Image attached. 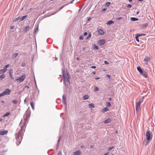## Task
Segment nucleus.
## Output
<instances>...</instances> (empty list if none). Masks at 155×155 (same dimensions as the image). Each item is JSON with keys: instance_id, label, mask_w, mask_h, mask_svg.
<instances>
[{"instance_id": "nucleus-1", "label": "nucleus", "mask_w": 155, "mask_h": 155, "mask_svg": "<svg viewBox=\"0 0 155 155\" xmlns=\"http://www.w3.org/2000/svg\"><path fill=\"white\" fill-rule=\"evenodd\" d=\"M26 124L25 121L23 124L21 126L20 130L15 134V136L16 140V143L18 146L21 143L24 135V132L25 131V130Z\"/></svg>"}, {"instance_id": "nucleus-2", "label": "nucleus", "mask_w": 155, "mask_h": 155, "mask_svg": "<svg viewBox=\"0 0 155 155\" xmlns=\"http://www.w3.org/2000/svg\"><path fill=\"white\" fill-rule=\"evenodd\" d=\"M61 71L62 76L63 78V83L66 87V88H68V85H70V82L69 80V75L67 73V76L65 78V71L64 70L63 68H62Z\"/></svg>"}, {"instance_id": "nucleus-3", "label": "nucleus", "mask_w": 155, "mask_h": 155, "mask_svg": "<svg viewBox=\"0 0 155 155\" xmlns=\"http://www.w3.org/2000/svg\"><path fill=\"white\" fill-rule=\"evenodd\" d=\"M146 140L147 141H150L152 140L153 135L152 131H150L149 130H147L146 132Z\"/></svg>"}, {"instance_id": "nucleus-4", "label": "nucleus", "mask_w": 155, "mask_h": 155, "mask_svg": "<svg viewBox=\"0 0 155 155\" xmlns=\"http://www.w3.org/2000/svg\"><path fill=\"white\" fill-rule=\"evenodd\" d=\"M25 74H23L20 77L18 78H17L16 79V81H19L20 82H22L24 81V79H25Z\"/></svg>"}, {"instance_id": "nucleus-5", "label": "nucleus", "mask_w": 155, "mask_h": 155, "mask_svg": "<svg viewBox=\"0 0 155 155\" xmlns=\"http://www.w3.org/2000/svg\"><path fill=\"white\" fill-rule=\"evenodd\" d=\"M11 90L9 88H6L3 92L4 95H9L10 94Z\"/></svg>"}, {"instance_id": "nucleus-6", "label": "nucleus", "mask_w": 155, "mask_h": 155, "mask_svg": "<svg viewBox=\"0 0 155 155\" xmlns=\"http://www.w3.org/2000/svg\"><path fill=\"white\" fill-rule=\"evenodd\" d=\"M106 42V40L104 39H101L98 40V43L100 45L102 46L104 45Z\"/></svg>"}, {"instance_id": "nucleus-7", "label": "nucleus", "mask_w": 155, "mask_h": 155, "mask_svg": "<svg viewBox=\"0 0 155 155\" xmlns=\"http://www.w3.org/2000/svg\"><path fill=\"white\" fill-rule=\"evenodd\" d=\"M141 103V101H139L136 103V109L137 111L140 110V104Z\"/></svg>"}, {"instance_id": "nucleus-8", "label": "nucleus", "mask_w": 155, "mask_h": 155, "mask_svg": "<svg viewBox=\"0 0 155 155\" xmlns=\"http://www.w3.org/2000/svg\"><path fill=\"white\" fill-rule=\"evenodd\" d=\"M8 131L7 130H1L0 131V135H3L7 134Z\"/></svg>"}, {"instance_id": "nucleus-9", "label": "nucleus", "mask_w": 155, "mask_h": 155, "mask_svg": "<svg viewBox=\"0 0 155 155\" xmlns=\"http://www.w3.org/2000/svg\"><path fill=\"white\" fill-rule=\"evenodd\" d=\"M148 25V23H145L141 25L140 26L141 29H143L147 28Z\"/></svg>"}, {"instance_id": "nucleus-10", "label": "nucleus", "mask_w": 155, "mask_h": 155, "mask_svg": "<svg viewBox=\"0 0 155 155\" xmlns=\"http://www.w3.org/2000/svg\"><path fill=\"white\" fill-rule=\"evenodd\" d=\"M13 70L12 69H11L9 70V74L10 76L12 79H14V78L13 76Z\"/></svg>"}, {"instance_id": "nucleus-11", "label": "nucleus", "mask_w": 155, "mask_h": 155, "mask_svg": "<svg viewBox=\"0 0 155 155\" xmlns=\"http://www.w3.org/2000/svg\"><path fill=\"white\" fill-rule=\"evenodd\" d=\"M69 4H65V5H63L58 10H57L54 13H53L51 15H54L56 13H57V12H58L59 11H60V10H61V9H62L65 6H66V5H68Z\"/></svg>"}, {"instance_id": "nucleus-12", "label": "nucleus", "mask_w": 155, "mask_h": 155, "mask_svg": "<svg viewBox=\"0 0 155 155\" xmlns=\"http://www.w3.org/2000/svg\"><path fill=\"white\" fill-rule=\"evenodd\" d=\"M82 153V152L80 150H78L74 152L73 155H81Z\"/></svg>"}, {"instance_id": "nucleus-13", "label": "nucleus", "mask_w": 155, "mask_h": 155, "mask_svg": "<svg viewBox=\"0 0 155 155\" xmlns=\"http://www.w3.org/2000/svg\"><path fill=\"white\" fill-rule=\"evenodd\" d=\"M141 74L145 78H147L148 77V74L147 71H143V73Z\"/></svg>"}, {"instance_id": "nucleus-14", "label": "nucleus", "mask_w": 155, "mask_h": 155, "mask_svg": "<svg viewBox=\"0 0 155 155\" xmlns=\"http://www.w3.org/2000/svg\"><path fill=\"white\" fill-rule=\"evenodd\" d=\"M66 97L64 96V94L62 96V103L65 105L66 104Z\"/></svg>"}, {"instance_id": "nucleus-15", "label": "nucleus", "mask_w": 155, "mask_h": 155, "mask_svg": "<svg viewBox=\"0 0 155 155\" xmlns=\"http://www.w3.org/2000/svg\"><path fill=\"white\" fill-rule=\"evenodd\" d=\"M98 32L99 34L101 35H103L105 34L104 32L101 28H100L98 30Z\"/></svg>"}, {"instance_id": "nucleus-16", "label": "nucleus", "mask_w": 155, "mask_h": 155, "mask_svg": "<svg viewBox=\"0 0 155 155\" xmlns=\"http://www.w3.org/2000/svg\"><path fill=\"white\" fill-rule=\"evenodd\" d=\"M61 136H60L59 138H58V143H57V144H56V150H57L58 148V146H59V142L60 141V140H61Z\"/></svg>"}, {"instance_id": "nucleus-17", "label": "nucleus", "mask_w": 155, "mask_h": 155, "mask_svg": "<svg viewBox=\"0 0 155 155\" xmlns=\"http://www.w3.org/2000/svg\"><path fill=\"white\" fill-rule=\"evenodd\" d=\"M150 60L151 59L150 57L148 56H146L144 59V61L145 62H147L150 61Z\"/></svg>"}, {"instance_id": "nucleus-18", "label": "nucleus", "mask_w": 155, "mask_h": 155, "mask_svg": "<svg viewBox=\"0 0 155 155\" xmlns=\"http://www.w3.org/2000/svg\"><path fill=\"white\" fill-rule=\"evenodd\" d=\"M30 28V26L29 25L26 26L24 29V31L26 32Z\"/></svg>"}, {"instance_id": "nucleus-19", "label": "nucleus", "mask_w": 155, "mask_h": 155, "mask_svg": "<svg viewBox=\"0 0 155 155\" xmlns=\"http://www.w3.org/2000/svg\"><path fill=\"white\" fill-rule=\"evenodd\" d=\"M111 119L109 118L107 119H106L104 121V123L105 124H107L111 121Z\"/></svg>"}, {"instance_id": "nucleus-20", "label": "nucleus", "mask_w": 155, "mask_h": 155, "mask_svg": "<svg viewBox=\"0 0 155 155\" xmlns=\"http://www.w3.org/2000/svg\"><path fill=\"white\" fill-rule=\"evenodd\" d=\"M137 69L140 74L143 73V71L140 66L137 67Z\"/></svg>"}, {"instance_id": "nucleus-21", "label": "nucleus", "mask_w": 155, "mask_h": 155, "mask_svg": "<svg viewBox=\"0 0 155 155\" xmlns=\"http://www.w3.org/2000/svg\"><path fill=\"white\" fill-rule=\"evenodd\" d=\"M7 70V69H6V68H4L2 69H0V73H3L6 72Z\"/></svg>"}, {"instance_id": "nucleus-22", "label": "nucleus", "mask_w": 155, "mask_h": 155, "mask_svg": "<svg viewBox=\"0 0 155 155\" xmlns=\"http://www.w3.org/2000/svg\"><path fill=\"white\" fill-rule=\"evenodd\" d=\"M109 110V108L108 107H106L102 109V112L103 113H104L108 111Z\"/></svg>"}, {"instance_id": "nucleus-23", "label": "nucleus", "mask_w": 155, "mask_h": 155, "mask_svg": "<svg viewBox=\"0 0 155 155\" xmlns=\"http://www.w3.org/2000/svg\"><path fill=\"white\" fill-rule=\"evenodd\" d=\"M114 23V21L112 20H110L107 21L106 24L107 25H110L112 24H113Z\"/></svg>"}, {"instance_id": "nucleus-24", "label": "nucleus", "mask_w": 155, "mask_h": 155, "mask_svg": "<svg viewBox=\"0 0 155 155\" xmlns=\"http://www.w3.org/2000/svg\"><path fill=\"white\" fill-rule=\"evenodd\" d=\"M30 105L32 109L33 110H34L35 107V103L33 102V101H31L30 102Z\"/></svg>"}, {"instance_id": "nucleus-25", "label": "nucleus", "mask_w": 155, "mask_h": 155, "mask_svg": "<svg viewBox=\"0 0 155 155\" xmlns=\"http://www.w3.org/2000/svg\"><path fill=\"white\" fill-rule=\"evenodd\" d=\"M28 16L27 15H25V16H23L21 17L20 19V21H22L25 18Z\"/></svg>"}, {"instance_id": "nucleus-26", "label": "nucleus", "mask_w": 155, "mask_h": 155, "mask_svg": "<svg viewBox=\"0 0 155 155\" xmlns=\"http://www.w3.org/2000/svg\"><path fill=\"white\" fill-rule=\"evenodd\" d=\"M5 75L4 74H2L0 75V81L2 80L3 79L5 78Z\"/></svg>"}, {"instance_id": "nucleus-27", "label": "nucleus", "mask_w": 155, "mask_h": 155, "mask_svg": "<svg viewBox=\"0 0 155 155\" xmlns=\"http://www.w3.org/2000/svg\"><path fill=\"white\" fill-rule=\"evenodd\" d=\"M130 19L131 21H137L138 20V19L137 18L135 17H131Z\"/></svg>"}, {"instance_id": "nucleus-28", "label": "nucleus", "mask_w": 155, "mask_h": 155, "mask_svg": "<svg viewBox=\"0 0 155 155\" xmlns=\"http://www.w3.org/2000/svg\"><path fill=\"white\" fill-rule=\"evenodd\" d=\"M30 110H28V109H27V111H26V115L27 117H30Z\"/></svg>"}, {"instance_id": "nucleus-29", "label": "nucleus", "mask_w": 155, "mask_h": 155, "mask_svg": "<svg viewBox=\"0 0 155 155\" xmlns=\"http://www.w3.org/2000/svg\"><path fill=\"white\" fill-rule=\"evenodd\" d=\"M139 37V36L137 35V34H136L135 35V39H136V41L138 42H139L140 41L139 40L138 38Z\"/></svg>"}, {"instance_id": "nucleus-30", "label": "nucleus", "mask_w": 155, "mask_h": 155, "mask_svg": "<svg viewBox=\"0 0 155 155\" xmlns=\"http://www.w3.org/2000/svg\"><path fill=\"white\" fill-rule=\"evenodd\" d=\"M89 96L87 94H85L83 97V98L84 100H86L88 98Z\"/></svg>"}, {"instance_id": "nucleus-31", "label": "nucleus", "mask_w": 155, "mask_h": 155, "mask_svg": "<svg viewBox=\"0 0 155 155\" xmlns=\"http://www.w3.org/2000/svg\"><path fill=\"white\" fill-rule=\"evenodd\" d=\"M93 49L94 50H98L99 49V47L97 45L95 44H94Z\"/></svg>"}, {"instance_id": "nucleus-32", "label": "nucleus", "mask_w": 155, "mask_h": 155, "mask_svg": "<svg viewBox=\"0 0 155 155\" xmlns=\"http://www.w3.org/2000/svg\"><path fill=\"white\" fill-rule=\"evenodd\" d=\"M89 107L90 108H92L94 107V105L93 103H91L89 104Z\"/></svg>"}, {"instance_id": "nucleus-33", "label": "nucleus", "mask_w": 155, "mask_h": 155, "mask_svg": "<svg viewBox=\"0 0 155 155\" xmlns=\"http://www.w3.org/2000/svg\"><path fill=\"white\" fill-rule=\"evenodd\" d=\"M91 33L90 32L88 33V36L86 38V40H89V38L91 37Z\"/></svg>"}, {"instance_id": "nucleus-34", "label": "nucleus", "mask_w": 155, "mask_h": 155, "mask_svg": "<svg viewBox=\"0 0 155 155\" xmlns=\"http://www.w3.org/2000/svg\"><path fill=\"white\" fill-rule=\"evenodd\" d=\"M38 25L36 28L35 30V34L37 33L38 32Z\"/></svg>"}, {"instance_id": "nucleus-35", "label": "nucleus", "mask_w": 155, "mask_h": 155, "mask_svg": "<svg viewBox=\"0 0 155 155\" xmlns=\"http://www.w3.org/2000/svg\"><path fill=\"white\" fill-rule=\"evenodd\" d=\"M18 55V53H15L12 55V58H15L17 57Z\"/></svg>"}, {"instance_id": "nucleus-36", "label": "nucleus", "mask_w": 155, "mask_h": 155, "mask_svg": "<svg viewBox=\"0 0 155 155\" xmlns=\"http://www.w3.org/2000/svg\"><path fill=\"white\" fill-rule=\"evenodd\" d=\"M10 114V113L9 112H7L5 114L3 115V117H5L8 116Z\"/></svg>"}, {"instance_id": "nucleus-37", "label": "nucleus", "mask_w": 155, "mask_h": 155, "mask_svg": "<svg viewBox=\"0 0 155 155\" xmlns=\"http://www.w3.org/2000/svg\"><path fill=\"white\" fill-rule=\"evenodd\" d=\"M106 106L107 107H109L111 106V104L110 102H107L106 104Z\"/></svg>"}, {"instance_id": "nucleus-38", "label": "nucleus", "mask_w": 155, "mask_h": 155, "mask_svg": "<svg viewBox=\"0 0 155 155\" xmlns=\"http://www.w3.org/2000/svg\"><path fill=\"white\" fill-rule=\"evenodd\" d=\"M20 18V16H19L17 18H15V20L13 21V22H15L17 20H19Z\"/></svg>"}, {"instance_id": "nucleus-39", "label": "nucleus", "mask_w": 155, "mask_h": 155, "mask_svg": "<svg viewBox=\"0 0 155 155\" xmlns=\"http://www.w3.org/2000/svg\"><path fill=\"white\" fill-rule=\"evenodd\" d=\"M99 88L96 86H95L94 87V91H98L99 90Z\"/></svg>"}, {"instance_id": "nucleus-40", "label": "nucleus", "mask_w": 155, "mask_h": 155, "mask_svg": "<svg viewBox=\"0 0 155 155\" xmlns=\"http://www.w3.org/2000/svg\"><path fill=\"white\" fill-rule=\"evenodd\" d=\"M110 3H111L110 2H107L105 4V6L107 7L108 6L110 5Z\"/></svg>"}, {"instance_id": "nucleus-41", "label": "nucleus", "mask_w": 155, "mask_h": 155, "mask_svg": "<svg viewBox=\"0 0 155 155\" xmlns=\"http://www.w3.org/2000/svg\"><path fill=\"white\" fill-rule=\"evenodd\" d=\"M137 34L139 37H140L142 36H145V35H146V34Z\"/></svg>"}, {"instance_id": "nucleus-42", "label": "nucleus", "mask_w": 155, "mask_h": 155, "mask_svg": "<svg viewBox=\"0 0 155 155\" xmlns=\"http://www.w3.org/2000/svg\"><path fill=\"white\" fill-rule=\"evenodd\" d=\"M12 102L14 104H16L17 103L18 101L16 100H13L12 101Z\"/></svg>"}, {"instance_id": "nucleus-43", "label": "nucleus", "mask_w": 155, "mask_h": 155, "mask_svg": "<svg viewBox=\"0 0 155 155\" xmlns=\"http://www.w3.org/2000/svg\"><path fill=\"white\" fill-rule=\"evenodd\" d=\"M114 148V146L110 147H108V150L110 151L112 150Z\"/></svg>"}, {"instance_id": "nucleus-44", "label": "nucleus", "mask_w": 155, "mask_h": 155, "mask_svg": "<svg viewBox=\"0 0 155 155\" xmlns=\"http://www.w3.org/2000/svg\"><path fill=\"white\" fill-rule=\"evenodd\" d=\"M26 65V63L25 62H23L21 64V66L22 67H24Z\"/></svg>"}, {"instance_id": "nucleus-45", "label": "nucleus", "mask_w": 155, "mask_h": 155, "mask_svg": "<svg viewBox=\"0 0 155 155\" xmlns=\"http://www.w3.org/2000/svg\"><path fill=\"white\" fill-rule=\"evenodd\" d=\"M84 39L83 36L82 35H81L79 37V39L81 40H83Z\"/></svg>"}, {"instance_id": "nucleus-46", "label": "nucleus", "mask_w": 155, "mask_h": 155, "mask_svg": "<svg viewBox=\"0 0 155 155\" xmlns=\"http://www.w3.org/2000/svg\"><path fill=\"white\" fill-rule=\"evenodd\" d=\"M9 66V64H8L6 65H5L4 67V68H6V69H7V68Z\"/></svg>"}, {"instance_id": "nucleus-47", "label": "nucleus", "mask_w": 155, "mask_h": 155, "mask_svg": "<svg viewBox=\"0 0 155 155\" xmlns=\"http://www.w3.org/2000/svg\"><path fill=\"white\" fill-rule=\"evenodd\" d=\"M123 19V18L122 17H119L117 18L116 19L117 20H120V19Z\"/></svg>"}, {"instance_id": "nucleus-48", "label": "nucleus", "mask_w": 155, "mask_h": 155, "mask_svg": "<svg viewBox=\"0 0 155 155\" xmlns=\"http://www.w3.org/2000/svg\"><path fill=\"white\" fill-rule=\"evenodd\" d=\"M132 6L131 4H128L127 5V7L129 8H130L132 7Z\"/></svg>"}, {"instance_id": "nucleus-49", "label": "nucleus", "mask_w": 155, "mask_h": 155, "mask_svg": "<svg viewBox=\"0 0 155 155\" xmlns=\"http://www.w3.org/2000/svg\"><path fill=\"white\" fill-rule=\"evenodd\" d=\"M107 10V8H104L102 10V12L105 11Z\"/></svg>"}, {"instance_id": "nucleus-50", "label": "nucleus", "mask_w": 155, "mask_h": 155, "mask_svg": "<svg viewBox=\"0 0 155 155\" xmlns=\"http://www.w3.org/2000/svg\"><path fill=\"white\" fill-rule=\"evenodd\" d=\"M4 93H3V92H2V93L0 94V97H2L4 95Z\"/></svg>"}, {"instance_id": "nucleus-51", "label": "nucleus", "mask_w": 155, "mask_h": 155, "mask_svg": "<svg viewBox=\"0 0 155 155\" xmlns=\"http://www.w3.org/2000/svg\"><path fill=\"white\" fill-rule=\"evenodd\" d=\"M104 63L106 64H109V63L107 61H104Z\"/></svg>"}, {"instance_id": "nucleus-52", "label": "nucleus", "mask_w": 155, "mask_h": 155, "mask_svg": "<svg viewBox=\"0 0 155 155\" xmlns=\"http://www.w3.org/2000/svg\"><path fill=\"white\" fill-rule=\"evenodd\" d=\"M107 77L108 78H109V79L110 78V76L109 74H107Z\"/></svg>"}, {"instance_id": "nucleus-53", "label": "nucleus", "mask_w": 155, "mask_h": 155, "mask_svg": "<svg viewBox=\"0 0 155 155\" xmlns=\"http://www.w3.org/2000/svg\"><path fill=\"white\" fill-rule=\"evenodd\" d=\"M87 32H85L84 33V35L85 36L86 35H87Z\"/></svg>"}, {"instance_id": "nucleus-54", "label": "nucleus", "mask_w": 155, "mask_h": 155, "mask_svg": "<svg viewBox=\"0 0 155 155\" xmlns=\"http://www.w3.org/2000/svg\"><path fill=\"white\" fill-rule=\"evenodd\" d=\"M94 145H91V146H90V147L91 148H94Z\"/></svg>"}, {"instance_id": "nucleus-55", "label": "nucleus", "mask_w": 155, "mask_h": 155, "mask_svg": "<svg viewBox=\"0 0 155 155\" xmlns=\"http://www.w3.org/2000/svg\"><path fill=\"white\" fill-rule=\"evenodd\" d=\"M57 155H61V152L60 151H59Z\"/></svg>"}, {"instance_id": "nucleus-56", "label": "nucleus", "mask_w": 155, "mask_h": 155, "mask_svg": "<svg viewBox=\"0 0 155 155\" xmlns=\"http://www.w3.org/2000/svg\"><path fill=\"white\" fill-rule=\"evenodd\" d=\"M91 68H96V67L95 66H93L91 67Z\"/></svg>"}, {"instance_id": "nucleus-57", "label": "nucleus", "mask_w": 155, "mask_h": 155, "mask_svg": "<svg viewBox=\"0 0 155 155\" xmlns=\"http://www.w3.org/2000/svg\"><path fill=\"white\" fill-rule=\"evenodd\" d=\"M91 17H89L87 19V21H89L91 20Z\"/></svg>"}, {"instance_id": "nucleus-58", "label": "nucleus", "mask_w": 155, "mask_h": 155, "mask_svg": "<svg viewBox=\"0 0 155 155\" xmlns=\"http://www.w3.org/2000/svg\"><path fill=\"white\" fill-rule=\"evenodd\" d=\"M87 48L86 47L84 48H83V50L84 51H85L86 50V48Z\"/></svg>"}, {"instance_id": "nucleus-59", "label": "nucleus", "mask_w": 155, "mask_h": 155, "mask_svg": "<svg viewBox=\"0 0 155 155\" xmlns=\"http://www.w3.org/2000/svg\"><path fill=\"white\" fill-rule=\"evenodd\" d=\"M100 78L99 77H97L95 78L96 80H98L100 79Z\"/></svg>"}, {"instance_id": "nucleus-60", "label": "nucleus", "mask_w": 155, "mask_h": 155, "mask_svg": "<svg viewBox=\"0 0 155 155\" xmlns=\"http://www.w3.org/2000/svg\"><path fill=\"white\" fill-rule=\"evenodd\" d=\"M109 153V152H108L105 153L104 154V155H108Z\"/></svg>"}, {"instance_id": "nucleus-61", "label": "nucleus", "mask_w": 155, "mask_h": 155, "mask_svg": "<svg viewBox=\"0 0 155 155\" xmlns=\"http://www.w3.org/2000/svg\"><path fill=\"white\" fill-rule=\"evenodd\" d=\"M14 28V26H11V27L10 28L11 29H13Z\"/></svg>"}, {"instance_id": "nucleus-62", "label": "nucleus", "mask_w": 155, "mask_h": 155, "mask_svg": "<svg viewBox=\"0 0 155 155\" xmlns=\"http://www.w3.org/2000/svg\"><path fill=\"white\" fill-rule=\"evenodd\" d=\"M75 0H73L72 1H71L70 3H68V4H69L70 3H73V2Z\"/></svg>"}, {"instance_id": "nucleus-63", "label": "nucleus", "mask_w": 155, "mask_h": 155, "mask_svg": "<svg viewBox=\"0 0 155 155\" xmlns=\"http://www.w3.org/2000/svg\"><path fill=\"white\" fill-rule=\"evenodd\" d=\"M112 100V98L111 97H110L109 98V101H111Z\"/></svg>"}, {"instance_id": "nucleus-64", "label": "nucleus", "mask_w": 155, "mask_h": 155, "mask_svg": "<svg viewBox=\"0 0 155 155\" xmlns=\"http://www.w3.org/2000/svg\"><path fill=\"white\" fill-rule=\"evenodd\" d=\"M25 88H29V87L27 85H26L25 86Z\"/></svg>"}]
</instances>
